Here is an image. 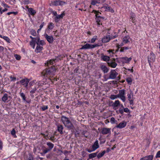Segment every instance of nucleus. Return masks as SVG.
Returning <instances> with one entry per match:
<instances>
[{
  "mask_svg": "<svg viewBox=\"0 0 160 160\" xmlns=\"http://www.w3.org/2000/svg\"><path fill=\"white\" fill-rule=\"evenodd\" d=\"M108 65L112 68H115L117 66V64L113 61H109L107 62Z\"/></svg>",
  "mask_w": 160,
  "mask_h": 160,
  "instance_id": "obj_13",
  "label": "nucleus"
},
{
  "mask_svg": "<svg viewBox=\"0 0 160 160\" xmlns=\"http://www.w3.org/2000/svg\"><path fill=\"white\" fill-rule=\"evenodd\" d=\"M102 8L106 9L105 11H109L111 8L110 7H106L105 6L103 7Z\"/></svg>",
  "mask_w": 160,
  "mask_h": 160,
  "instance_id": "obj_48",
  "label": "nucleus"
},
{
  "mask_svg": "<svg viewBox=\"0 0 160 160\" xmlns=\"http://www.w3.org/2000/svg\"><path fill=\"white\" fill-rule=\"evenodd\" d=\"M57 62V59H51L50 60L48 61L47 62V65L48 64H49L51 65L52 64H53V62Z\"/></svg>",
  "mask_w": 160,
  "mask_h": 160,
  "instance_id": "obj_29",
  "label": "nucleus"
},
{
  "mask_svg": "<svg viewBox=\"0 0 160 160\" xmlns=\"http://www.w3.org/2000/svg\"><path fill=\"white\" fill-rule=\"evenodd\" d=\"M45 38L47 41L50 43H52L54 41V38L52 36H49L47 34L44 35Z\"/></svg>",
  "mask_w": 160,
  "mask_h": 160,
  "instance_id": "obj_5",
  "label": "nucleus"
},
{
  "mask_svg": "<svg viewBox=\"0 0 160 160\" xmlns=\"http://www.w3.org/2000/svg\"><path fill=\"white\" fill-rule=\"evenodd\" d=\"M36 40H32L30 42V45L32 46L33 48H34L35 45V42Z\"/></svg>",
  "mask_w": 160,
  "mask_h": 160,
  "instance_id": "obj_28",
  "label": "nucleus"
},
{
  "mask_svg": "<svg viewBox=\"0 0 160 160\" xmlns=\"http://www.w3.org/2000/svg\"><path fill=\"white\" fill-rule=\"evenodd\" d=\"M124 107H123V106L122 104L121 105V108H119L118 112L122 114H123V109H124Z\"/></svg>",
  "mask_w": 160,
  "mask_h": 160,
  "instance_id": "obj_33",
  "label": "nucleus"
},
{
  "mask_svg": "<svg viewBox=\"0 0 160 160\" xmlns=\"http://www.w3.org/2000/svg\"><path fill=\"white\" fill-rule=\"evenodd\" d=\"M118 75V73L116 72L115 70H112L110 72V75L109 77L106 78L105 77L106 75L104 76V78L105 80V81H107L108 79H114L116 78L117 76Z\"/></svg>",
  "mask_w": 160,
  "mask_h": 160,
  "instance_id": "obj_2",
  "label": "nucleus"
},
{
  "mask_svg": "<svg viewBox=\"0 0 160 160\" xmlns=\"http://www.w3.org/2000/svg\"><path fill=\"white\" fill-rule=\"evenodd\" d=\"M98 152L95 153L89 154L88 155L89 158L88 160L89 159H92L96 157V156H97V153Z\"/></svg>",
  "mask_w": 160,
  "mask_h": 160,
  "instance_id": "obj_24",
  "label": "nucleus"
},
{
  "mask_svg": "<svg viewBox=\"0 0 160 160\" xmlns=\"http://www.w3.org/2000/svg\"><path fill=\"white\" fill-rule=\"evenodd\" d=\"M14 57H15L16 59L17 60H19L21 59L20 56L17 54H15Z\"/></svg>",
  "mask_w": 160,
  "mask_h": 160,
  "instance_id": "obj_50",
  "label": "nucleus"
},
{
  "mask_svg": "<svg viewBox=\"0 0 160 160\" xmlns=\"http://www.w3.org/2000/svg\"><path fill=\"white\" fill-rule=\"evenodd\" d=\"M18 12H9L7 13V14L8 15H10L11 14H14V15H16V14H18Z\"/></svg>",
  "mask_w": 160,
  "mask_h": 160,
  "instance_id": "obj_51",
  "label": "nucleus"
},
{
  "mask_svg": "<svg viewBox=\"0 0 160 160\" xmlns=\"http://www.w3.org/2000/svg\"><path fill=\"white\" fill-rule=\"evenodd\" d=\"M50 71H52V75H54V73L55 72L56 69H55L54 67L51 66V67H49Z\"/></svg>",
  "mask_w": 160,
  "mask_h": 160,
  "instance_id": "obj_35",
  "label": "nucleus"
},
{
  "mask_svg": "<svg viewBox=\"0 0 160 160\" xmlns=\"http://www.w3.org/2000/svg\"><path fill=\"white\" fill-rule=\"evenodd\" d=\"M130 19L132 20V22L134 23V21L135 20V17L133 16H132L131 17Z\"/></svg>",
  "mask_w": 160,
  "mask_h": 160,
  "instance_id": "obj_61",
  "label": "nucleus"
},
{
  "mask_svg": "<svg viewBox=\"0 0 160 160\" xmlns=\"http://www.w3.org/2000/svg\"><path fill=\"white\" fill-rule=\"evenodd\" d=\"M120 104L119 101L118 100H116L114 102H113L112 101H111L109 102L110 106H112L113 108H115L120 105Z\"/></svg>",
  "mask_w": 160,
  "mask_h": 160,
  "instance_id": "obj_8",
  "label": "nucleus"
},
{
  "mask_svg": "<svg viewBox=\"0 0 160 160\" xmlns=\"http://www.w3.org/2000/svg\"><path fill=\"white\" fill-rule=\"evenodd\" d=\"M96 22L97 23H98L100 22L101 20L102 19L100 18H95Z\"/></svg>",
  "mask_w": 160,
  "mask_h": 160,
  "instance_id": "obj_63",
  "label": "nucleus"
},
{
  "mask_svg": "<svg viewBox=\"0 0 160 160\" xmlns=\"http://www.w3.org/2000/svg\"><path fill=\"white\" fill-rule=\"evenodd\" d=\"M50 150L48 148H46L45 149H44L43 150V152H44V153H46L49 152L50 151Z\"/></svg>",
  "mask_w": 160,
  "mask_h": 160,
  "instance_id": "obj_53",
  "label": "nucleus"
},
{
  "mask_svg": "<svg viewBox=\"0 0 160 160\" xmlns=\"http://www.w3.org/2000/svg\"><path fill=\"white\" fill-rule=\"evenodd\" d=\"M30 33L33 36H36V32L34 30L32 29L30 31Z\"/></svg>",
  "mask_w": 160,
  "mask_h": 160,
  "instance_id": "obj_42",
  "label": "nucleus"
},
{
  "mask_svg": "<svg viewBox=\"0 0 160 160\" xmlns=\"http://www.w3.org/2000/svg\"><path fill=\"white\" fill-rule=\"evenodd\" d=\"M66 3V2L60 0H56L52 2V4L54 6H62Z\"/></svg>",
  "mask_w": 160,
  "mask_h": 160,
  "instance_id": "obj_6",
  "label": "nucleus"
},
{
  "mask_svg": "<svg viewBox=\"0 0 160 160\" xmlns=\"http://www.w3.org/2000/svg\"><path fill=\"white\" fill-rule=\"evenodd\" d=\"M78 70H79V68H78V67H77L74 70V72L75 73H80V72H78Z\"/></svg>",
  "mask_w": 160,
  "mask_h": 160,
  "instance_id": "obj_56",
  "label": "nucleus"
},
{
  "mask_svg": "<svg viewBox=\"0 0 160 160\" xmlns=\"http://www.w3.org/2000/svg\"><path fill=\"white\" fill-rule=\"evenodd\" d=\"M91 44H90L88 43H86L84 45L82 46V48H80L79 49L82 50L83 49H92Z\"/></svg>",
  "mask_w": 160,
  "mask_h": 160,
  "instance_id": "obj_17",
  "label": "nucleus"
},
{
  "mask_svg": "<svg viewBox=\"0 0 160 160\" xmlns=\"http://www.w3.org/2000/svg\"><path fill=\"white\" fill-rule=\"evenodd\" d=\"M58 130L61 134H63L62 130L63 129V127L62 125H59L58 126Z\"/></svg>",
  "mask_w": 160,
  "mask_h": 160,
  "instance_id": "obj_23",
  "label": "nucleus"
},
{
  "mask_svg": "<svg viewBox=\"0 0 160 160\" xmlns=\"http://www.w3.org/2000/svg\"><path fill=\"white\" fill-rule=\"evenodd\" d=\"M92 12H94L96 14V18H99L102 19H104V18L103 17L100 16L99 15V13L100 14H101V13L99 11H98L95 10H93Z\"/></svg>",
  "mask_w": 160,
  "mask_h": 160,
  "instance_id": "obj_22",
  "label": "nucleus"
},
{
  "mask_svg": "<svg viewBox=\"0 0 160 160\" xmlns=\"http://www.w3.org/2000/svg\"><path fill=\"white\" fill-rule=\"evenodd\" d=\"M153 157V155H148L142 158L140 160H152Z\"/></svg>",
  "mask_w": 160,
  "mask_h": 160,
  "instance_id": "obj_19",
  "label": "nucleus"
},
{
  "mask_svg": "<svg viewBox=\"0 0 160 160\" xmlns=\"http://www.w3.org/2000/svg\"><path fill=\"white\" fill-rule=\"evenodd\" d=\"M64 15L65 14L63 13L60 15H57L56 17H55L54 18L55 22H58L59 21V19L61 18L62 19Z\"/></svg>",
  "mask_w": 160,
  "mask_h": 160,
  "instance_id": "obj_15",
  "label": "nucleus"
},
{
  "mask_svg": "<svg viewBox=\"0 0 160 160\" xmlns=\"http://www.w3.org/2000/svg\"><path fill=\"white\" fill-rule=\"evenodd\" d=\"M130 92H131V94H132V96H131V94H128V100L129 101L131 100V99H132H132H133V93H132V91H131Z\"/></svg>",
  "mask_w": 160,
  "mask_h": 160,
  "instance_id": "obj_40",
  "label": "nucleus"
},
{
  "mask_svg": "<svg viewBox=\"0 0 160 160\" xmlns=\"http://www.w3.org/2000/svg\"><path fill=\"white\" fill-rule=\"evenodd\" d=\"M37 90V88H35L32 90L31 91H30V93L32 94H33L35 93V91Z\"/></svg>",
  "mask_w": 160,
  "mask_h": 160,
  "instance_id": "obj_55",
  "label": "nucleus"
},
{
  "mask_svg": "<svg viewBox=\"0 0 160 160\" xmlns=\"http://www.w3.org/2000/svg\"><path fill=\"white\" fill-rule=\"evenodd\" d=\"M50 71H52V75H54V73L55 72L56 69H55L54 67L51 66V67H49Z\"/></svg>",
  "mask_w": 160,
  "mask_h": 160,
  "instance_id": "obj_34",
  "label": "nucleus"
},
{
  "mask_svg": "<svg viewBox=\"0 0 160 160\" xmlns=\"http://www.w3.org/2000/svg\"><path fill=\"white\" fill-rule=\"evenodd\" d=\"M11 98V96H8V94L6 93L4 94L3 96L2 97V100L4 102H8L7 101L8 100V99H9V101L10 100Z\"/></svg>",
  "mask_w": 160,
  "mask_h": 160,
  "instance_id": "obj_9",
  "label": "nucleus"
},
{
  "mask_svg": "<svg viewBox=\"0 0 160 160\" xmlns=\"http://www.w3.org/2000/svg\"><path fill=\"white\" fill-rule=\"evenodd\" d=\"M123 112L124 111L125 112L127 113H130V110L127 108H124Z\"/></svg>",
  "mask_w": 160,
  "mask_h": 160,
  "instance_id": "obj_54",
  "label": "nucleus"
},
{
  "mask_svg": "<svg viewBox=\"0 0 160 160\" xmlns=\"http://www.w3.org/2000/svg\"><path fill=\"white\" fill-rule=\"evenodd\" d=\"M11 134L14 137H16V131L14 128H13L11 132Z\"/></svg>",
  "mask_w": 160,
  "mask_h": 160,
  "instance_id": "obj_43",
  "label": "nucleus"
},
{
  "mask_svg": "<svg viewBox=\"0 0 160 160\" xmlns=\"http://www.w3.org/2000/svg\"><path fill=\"white\" fill-rule=\"evenodd\" d=\"M100 2H99L96 0H92L91 2V4L93 5H95L96 3H99Z\"/></svg>",
  "mask_w": 160,
  "mask_h": 160,
  "instance_id": "obj_41",
  "label": "nucleus"
},
{
  "mask_svg": "<svg viewBox=\"0 0 160 160\" xmlns=\"http://www.w3.org/2000/svg\"><path fill=\"white\" fill-rule=\"evenodd\" d=\"M120 98L123 102H124L126 100V98L125 96H120Z\"/></svg>",
  "mask_w": 160,
  "mask_h": 160,
  "instance_id": "obj_59",
  "label": "nucleus"
},
{
  "mask_svg": "<svg viewBox=\"0 0 160 160\" xmlns=\"http://www.w3.org/2000/svg\"><path fill=\"white\" fill-rule=\"evenodd\" d=\"M110 98L112 100H113L116 98V97L114 95H111Z\"/></svg>",
  "mask_w": 160,
  "mask_h": 160,
  "instance_id": "obj_60",
  "label": "nucleus"
},
{
  "mask_svg": "<svg viewBox=\"0 0 160 160\" xmlns=\"http://www.w3.org/2000/svg\"><path fill=\"white\" fill-rule=\"evenodd\" d=\"M2 142L0 140V150H2Z\"/></svg>",
  "mask_w": 160,
  "mask_h": 160,
  "instance_id": "obj_64",
  "label": "nucleus"
},
{
  "mask_svg": "<svg viewBox=\"0 0 160 160\" xmlns=\"http://www.w3.org/2000/svg\"><path fill=\"white\" fill-rule=\"evenodd\" d=\"M115 122H117V121L115 120V119L113 117H112L110 119V122L112 123H114Z\"/></svg>",
  "mask_w": 160,
  "mask_h": 160,
  "instance_id": "obj_47",
  "label": "nucleus"
},
{
  "mask_svg": "<svg viewBox=\"0 0 160 160\" xmlns=\"http://www.w3.org/2000/svg\"><path fill=\"white\" fill-rule=\"evenodd\" d=\"M106 152V151L104 150L102 152V153H99L97 155V157L98 159H99L101 157H102Z\"/></svg>",
  "mask_w": 160,
  "mask_h": 160,
  "instance_id": "obj_27",
  "label": "nucleus"
},
{
  "mask_svg": "<svg viewBox=\"0 0 160 160\" xmlns=\"http://www.w3.org/2000/svg\"><path fill=\"white\" fill-rule=\"evenodd\" d=\"M54 24L52 22L50 23L48 26V28L50 29H52L54 28Z\"/></svg>",
  "mask_w": 160,
  "mask_h": 160,
  "instance_id": "obj_39",
  "label": "nucleus"
},
{
  "mask_svg": "<svg viewBox=\"0 0 160 160\" xmlns=\"http://www.w3.org/2000/svg\"><path fill=\"white\" fill-rule=\"evenodd\" d=\"M160 157V151H158L156 155V157L158 158Z\"/></svg>",
  "mask_w": 160,
  "mask_h": 160,
  "instance_id": "obj_62",
  "label": "nucleus"
},
{
  "mask_svg": "<svg viewBox=\"0 0 160 160\" xmlns=\"http://www.w3.org/2000/svg\"><path fill=\"white\" fill-rule=\"evenodd\" d=\"M111 132V128H103L102 129L101 133L103 134H106Z\"/></svg>",
  "mask_w": 160,
  "mask_h": 160,
  "instance_id": "obj_10",
  "label": "nucleus"
},
{
  "mask_svg": "<svg viewBox=\"0 0 160 160\" xmlns=\"http://www.w3.org/2000/svg\"><path fill=\"white\" fill-rule=\"evenodd\" d=\"M126 122L123 121V122H120L119 124L116 127L117 128H124L126 125Z\"/></svg>",
  "mask_w": 160,
  "mask_h": 160,
  "instance_id": "obj_18",
  "label": "nucleus"
},
{
  "mask_svg": "<svg viewBox=\"0 0 160 160\" xmlns=\"http://www.w3.org/2000/svg\"><path fill=\"white\" fill-rule=\"evenodd\" d=\"M20 95L21 97L22 98L23 100L25 101H26V97L25 95L23 92H20Z\"/></svg>",
  "mask_w": 160,
  "mask_h": 160,
  "instance_id": "obj_38",
  "label": "nucleus"
},
{
  "mask_svg": "<svg viewBox=\"0 0 160 160\" xmlns=\"http://www.w3.org/2000/svg\"><path fill=\"white\" fill-rule=\"evenodd\" d=\"M100 68L104 73H107L108 72L109 69L105 65H101Z\"/></svg>",
  "mask_w": 160,
  "mask_h": 160,
  "instance_id": "obj_16",
  "label": "nucleus"
},
{
  "mask_svg": "<svg viewBox=\"0 0 160 160\" xmlns=\"http://www.w3.org/2000/svg\"><path fill=\"white\" fill-rule=\"evenodd\" d=\"M61 120L65 127L68 129L71 130L72 132L73 133L74 127L69 118L62 116L61 117Z\"/></svg>",
  "mask_w": 160,
  "mask_h": 160,
  "instance_id": "obj_1",
  "label": "nucleus"
},
{
  "mask_svg": "<svg viewBox=\"0 0 160 160\" xmlns=\"http://www.w3.org/2000/svg\"><path fill=\"white\" fill-rule=\"evenodd\" d=\"M129 48L127 47H124L122 48L120 50V52H123L124 50H127Z\"/></svg>",
  "mask_w": 160,
  "mask_h": 160,
  "instance_id": "obj_45",
  "label": "nucleus"
},
{
  "mask_svg": "<svg viewBox=\"0 0 160 160\" xmlns=\"http://www.w3.org/2000/svg\"><path fill=\"white\" fill-rule=\"evenodd\" d=\"M112 38H110L109 35H107L103 37L102 40L103 42L106 43L108 42Z\"/></svg>",
  "mask_w": 160,
  "mask_h": 160,
  "instance_id": "obj_11",
  "label": "nucleus"
},
{
  "mask_svg": "<svg viewBox=\"0 0 160 160\" xmlns=\"http://www.w3.org/2000/svg\"><path fill=\"white\" fill-rule=\"evenodd\" d=\"M47 145L48 146V148L50 151L53 148L54 144L50 142H47L46 143Z\"/></svg>",
  "mask_w": 160,
  "mask_h": 160,
  "instance_id": "obj_26",
  "label": "nucleus"
},
{
  "mask_svg": "<svg viewBox=\"0 0 160 160\" xmlns=\"http://www.w3.org/2000/svg\"><path fill=\"white\" fill-rule=\"evenodd\" d=\"M63 58V57L61 56H58L56 57L55 59H57V61H58L59 60H61Z\"/></svg>",
  "mask_w": 160,
  "mask_h": 160,
  "instance_id": "obj_58",
  "label": "nucleus"
},
{
  "mask_svg": "<svg viewBox=\"0 0 160 160\" xmlns=\"http://www.w3.org/2000/svg\"><path fill=\"white\" fill-rule=\"evenodd\" d=\"M97 36H95L93 38H92L91 40V42L93 43L95 41V40L97 39Z\"/></svg>",
  "mask_w": 160,
  "mask_h": 160,
  "instance_id": "obj_49",
  "label": "nucleus"
},
{
  "mask_svg": "<svg viewBox=\"0 0 160 160\" xmlns=\"http://www.w3.org/2000/svg\"><path fill=\"white\" fill-rule=\"evenodd\" d=\"M20 82L21 83L24 85L25 87H27L29 81L28 79H23L22 80L20 81Z\"/></svg>",
  "mask_w": 160,
  "mask_h": 160,
  "instance_id": "obj_20",
  "label": "nucleus"
},
{
  "mask_svg": "<svg viewBox=\"0 0 160 160\" xmlns=\"http://www.w3.org/2000/svg\"><path fill=\"white\" fill-rule=\"evenodd\" d=\"M28 11L30 14L32 15H34L36 13V12L35 10L33 9L32 8H29L28 9Z\"/></svg>",
  "mask_w": 160,
  "mask_h": 160,
  "instance_id": "obj_25",
  "label": "nucleus"
},
{
  "mask_svg": "<svg viewBox=\"0 0 160 160\" xmlns=\"http://www.w3.org/2000/svg\"><path fill=\"white\" fill-rule=\"evenodd\" d=\"M126 81L128 82V83L130 85L132 84V79L131 78H128L126 79Z\"/></svg>",
  "mask_w": 160,
  "mask_h": 160,
  "instance_id": "obj_37",
  "label": "nucleus"
},
{
  "mask_svg": "<svg viewBox=\"0 0 160 160\" xmlns=\"http://www.w3.org/2000/svg\"><path fill=\"white\" fill-rule=\"evenodd\" d=\"M42 111H44L46 109H47L48 108V106H43L41 108Z\"/></svg>",
  "mask_w": 160,
  "mask_h": 160,
  "instance_id": "obj_52",
  "label": "nucleus"
},
{
  "mask_svg": "<svg viewBox=\"0 0 160 160\" xmlns=\"http://www.w3.org/2000/svg\"><path fill=\"white\" fill-rule=\"evenodd\" d=\"M36 40V43L38 46L40 45H43L44 43V41L42 40L40 41V38L39 37H37V39H35Z\"/></svg>",
  "mask_w": 160,
  "mask_h": 160,
  "instance_id": "obj_21",
  "label": "nucleus"
},
{
  "mask_svg": "<svg viewBox=\"0 0 160 160\" xmlns=\"http://www.w3.org/2000/svg\"><path fill=\"white\" fill-rule=\"evenodd\" d=\"M125 89H122L119 91V93L120 96H125Z\"/></svg>",
  "mask_w": 160,
  "mask_h": 160,
  "instance_id": "obj_32",
  "label": "nucleus"
},
{
  "mask_svg": "<svg viewBox=\"0 0 160 160\" xmlns=\"http://www.w3.org/2000/svg\"><path fill=\"white\" fill-rule=\"evenodd\" d=\"M3 38L8 43H10V40L9 38L7 37L3 36Z\"/></svg>",
  "mask_w": 160,
  "mask_h": 160,
  "instance_id": "obj_44",
  "label": "nucleus"
},
{
  "mask_svg": "<svg viewBox=\"0 0 160 160\" xmlns=\"http://www.w3.org/2000/svg\"><path fill=\"white\" fill-rule=\"evenodd\" d=\"M48 68L45 69L42 72V74L44 76H47V75H52V71H50L49 66H48Z\"/></svg>",
  "mask_w": 160,
  "mask_h": 160,
  "instance_id": "obj_4",
  "label": "nucleus"
},
{
  "mask_svg": "<svg viewBox=\"0 0 160 160\" xmlns=\"http://www.w3.org/2000/svg\"><path fill=\"white\" fill-rule=\"evenodd\" d=\"M42 47L40 46V45H39L38 46L37 45L36 48V49L38 51V52H39L42 50Z\"/></svg>",
  "mask_w": 160,
  "mask_h": 160,
  "instance_id": "obj_36",
  "label": "nucleus"
},
{
  "mask_svg": "<svg viewBox=\"0 0 160 160\" xmlns=\"http://www.w3.org/2000/svg\"><path fill=\"white\" fill-rule=\"evenodd\" d=\"M155 56L154 54L152 52L151 53L150 55L148 57V61L150 67L151 65V62H154L155 60Z\"/></svg>",
  "mask_w": 160,
  "mask_h": 160,
  "instance_id": "obj_3",
  "label": "nucleus"
},
{
  "mask_svg": "<svg viewBox=\"0 0 160 160\" xmlns=\"http://www.w3.org/2000/svg\"><path fill=\"white\" fill-rule=\"evenodd\" d=\"M91 48L92 49V48H94L96 47L99 46H100V45H99L98 44H94V45H92L91 44Z\"/></svg>",
  "mask_w": 160,
  "mask_h": 160,
  "instance_id": "obj_57",
  "label": "nucleus"
},
{
  "mask_svg": "<svg viewBox=\"0 0 160 160\" xmlns=\"http://www.w3.org/2000/svg\"><path fill=\"white\" fill-rule=\"evenodd\" d=\"M120 61L123 63H128L132 59L131 57L128 58L127 57H122L119 58Z\"/></svg>",
  "mask_w": 160,
  "mask_h": 160,
  "instance_id": "obj_7",
  "label": "nucleus"
},
{
  "mask_svg": "<svg viewBox=\"0 0 160 160\" xmlns=\"http://www.w3.org/2000/svg\"><path fill=\"white\" fill-rule=\"evenodd\" d=\"M27 160H33V158L32 155L31 154H29Z\"/></svg>",
  "mask_w": 160,
  "mask_h": 160,
  "instance_id": "obj_46",
  "label": "nucleus"
},
{
  "mask_svg": "<svg viewBox=\"0 0 160 160\" xmlns=\"http://www.w3.org/2000/svg\"><path fill=\"white\" fill-rule=\"evenodd\" d=\"M81 134L82 135H83V136H84L86 138H87L88 136V132L86 130L83 131L82 132Z\"/></svg>",
  "mask_w": 160,
  "mask_h": 160,
  "instance_id": "obj_31",
  "label": "nucleus"
},
{
  "mask_svg": "<svg viewBox=\"0 0 160 160\" xmlns=\"http://www.w3.org/2000/svg\"><path fill=\"white\" fill-rule=\"evenodd\" d=\"M101 58L103 61L105 62L109 61L110 59V57L109 56L104 55L103 54H102Z\"/></svg>",
  "mask_w": 160,
  "mask_h": 160,
  "instance_id": "obj_12",
  "label": "nucleus"
},
{
  "mask_svg": "<svg viewBox=\"0 0 160 160\" xmlns=\"http://www.w3.org/2000/svg\"><path fill=\"white\" fill-rule=\"evenodd\" d=\"M99 145H98V141L97 140L92 146V148L93 149V150H95L96 149L99 148Z\"/></svg>",
  "mask_w": 160,
  "mask_h": 160,
  "instance_id": "obj_14",
  "label": "nucleus"
},
{
  "mask_svg": "<svg viewBox=\"0 0 160 160\" xmlns=\"http://www.w3.org/2000/svg\"><path fill=\"white\" fill-rule=\"evenodd\" d=\"M130 37L129 36H125L123 38V42L126 43L129 42L128 39Z\"/></svg>",
  "mask_w": 160,
  "mask_h": 160,
  "instance_id": "obj_30",
  "label": "nucleus"
}]
</instances>
